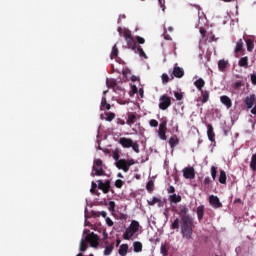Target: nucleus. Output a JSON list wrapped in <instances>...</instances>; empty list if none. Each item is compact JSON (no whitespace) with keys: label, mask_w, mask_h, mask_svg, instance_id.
Listing matches in <instances>:
<instances>
[{"label":"nucleus","mask_w":256,"mask_h":256,"mask_svg":"<svg viewBox=\"0 0 256 256\" xmlns=\"http://www.w3.org/2000/svg\"><path fill=\"white\" fill-rule=\"evenodd\" d=\"M193 218L191 216H182L181 220V235L183 239L189 241L193 238Z\"/></svg>","instance_id":"1"},{"label":"nucleus","mask_w":256,"mask_h":256,"mask_svg":"<svg viewBox=\"0 0 256 256\" xmlns=\"http://www.w3.org/2000/svg\"><path fill=\"white\" fill-rule=\"evenodd\" d=\"M123 37L127 43L128 49H132V51L135 52L138 51L140 57H144V59H147V54H145L143 48L141 46L137 47V42H135V39H133V34H131L130 30H125Z\"/></svg>","instance_id":"2"},{"label":"nucleus","mask_w":256,"mask_h":256,"mask_svg":"<svg viewBox=\"0 0 256 256\" xmlns=\"http://www.w3.org/2000/svg\"><path fill=\"white\" fill-rule=\"evenodd\" d=\"M139 222L137 220H132L129 227L126 229V231L123 233V239L125 241H129L131 237L135 235L139 231Z\"/></svg>","instance_id":"3"},{"label":"nucleus","mask_w":256,"mask_h":256,"mask_svg":"<svg viewBox=\"0 0 256 256\" xmlns=\"http://www.w3.org/2000/svg\"><path fill=\"white\" fill-rule=\"evenodd\" d=\"M103 175H105V170L103 169V160H94L91 177H103Z\"/></svg>","instance_id":"4"},{"label":"nucleus","mask_w":256,"mask_h":256,"mask_svg":"<svg viewBox=\"0 0 256 256\" xmlns=\"http://www.w3.org/2000/svg\"><path fill=\"white\" fill-rule=\"evenodd\" d=\"M117 169L124 171V173H129L131 166L135 165L134 159H120L115 163Z\"/></svg>","instance_id":"5"},{"label":"nucleus","mask_w":256,"mask_h":256,"mask_svg":"<svg viewBox=\"0 0 256 256\" xmlns=\"http://www.w3.org/2000/svg\"><path fill=\"white\" fill-rule=\"evenodd\" d=\"M85 241L86 243H89L90 247H93L94 249H97L99 247V236L94 232L89 233L85 237Z\"/></svg>","instance_id":"6"},{"label":"nucleus","mask_w":256,"mask_h":256,"mask_svg":"<svg viewBox=\"0 0 256 256\" xmlns=\"http://www.w3.org/2000/svg\"><path fill=\"white\" fill-rule=\"evenodd\" d=\"M159 101V109H161L162 111H167V109L171 107V97L164 94L160 96Z\"/></svg>","instance_id":"7"},{"label":"nucleus","mask_w":256,"mask_h":256,"mask_svg":"<svg viewBox=\"0 0 256 256\" xmlns=\"http://www.w3.org/2000/svg\"><path fill=\"white\" fill-rule=\"evenodd\" d=\"M98 189H100V191H103V193L107 194L111 191V180H106L105 182H103V180H98Z\"/></svg>","instance_id":"8"},{"label":"nucleus","mask_w":256,"mask_h":256,"mask_svg":"<svg viewBox=\"0 0 256 256\" xmlns=\"http://www.w3.org/2000/svg\"><path fill=\"white\" fill-rule=\"evenodd\" d=\"M166 133H167V122L164 121V122L160 123L159 129H158V135L162 141H167Z\"/></svg>","instance_id":"9"},{"label":"nucleus","mask_w":256,"mask_h":256,"mask_svg":"<svg viewBox=\"0 0 256 256\" xmlns=\"http://www.w3.org/2000/svg\"><path fill=\"white\" fill-rule=\"evenodd\" d=\"M209 203L213 209H221L223 207V203H221V200H219V197L215 195L209 196Z\"/></svg>","instance_id":"10"},{"label":"nucleus","mask_w":256,"mask_h":256,"mask_svg":"<svg viewBox=\"0 0 256 256\" xmlns=\"http://www.w3.org/2000/svg\"><path fill=\"white\" fill-rule=\"evenodd\" d=\"M175 213L180 215V219L183 221V217H189V215H187L189 213V208H187L186 205H179L178 209L175 210Z\"/></svg>","instance_id":"11"},{"label":"nucleus","mask_w":256,"mask_h":256,"mask_svg":"<svg viewBox=\"0 0 256 256\" xmlns=\"http://www.w3.org/2000/svg\"><path fill=\"white\" fill-rule=\"evenodd\" d=\"M183 177H184V179H194L195 178V168L185 167L183 169Z\"/></svg>","instance_id":"12"},{"label":"nucleus","mask_w":256,"mask_h":256,"mask_svg":"<svg viewBox=\"0 0 256 256\" xmlns=\"http://www.w3.org/2000/svg\"><path fill=\"white\" fill-rule=\"evenodd\" d=\"M104 243L106 246H105L103 255L109 256L111 255V253H113V249H115V242L109 243V241H105Z\"/></svg>","instance_id":"13"},{"label":"nucleus","mask_w":256,"mask_h":256,"mask_svg":"<svg viewBox=\"0 0 256 256\" xmlns=\"http://www.w3.org/2000/svg\"><path fill=\"white\" fill-rule=\"evenodd\" d=\"M119 143L124 149H129L133 145V140L131 138L121 137Z\"/></svg>","instance_id":"14"},{"label":"nucleus","mask_w":256,"mask_h":256,"mask_svg":"<svg viewBox=\"0 0 256 256\" xmlns=\"http://www.w3.org/2000/svg\"><path fill=\"white\" fill-rule=\"evenodd\" d=\"M255 101H256V96H255V94H252V95H250V96H247V97L245 98V101H244L245 105L247 106V109H252V108H253V105H254V103H255Z\"/></svg>","instance_id":"15"},{"label":"nucleus","mask_w":256,"mask_h":256,"mask_svg":"<svg viewBox=\"0 0 256 256\" xmlns=\"http://www.w3.org/2000/svg\"><path fill=\"white\" fill-rule=\"evenodd\" d=\"M147 203L151 207H153L154 205H158V207H164L165 205V202H163V200L155 196L152 198V200H148Z\"/></svg>","instance_id":"16"},{"label":"nucleus","mask_w":256,"mask_h":256,"mask_svg":"<svg viewBox=\"0 0 256 256\" xmlns=\"http://www.w3.org/2000/svg\"><path fill=\"white\" fill-rule=\"evenodd\" d=\"M220 101L222 105H225V107H227V109H231V107H233V102L231 101V98H229V96L227 95L221 96Z\"/></svg>","instance_id":"17"},{"label":"nucleus","mask_w":256,"mask_h":256,"mask_svg":"<svg viewBox=\"0 0 256 256\" xmlns=\"http://www.w3.org/2000/svg\"><path fill=\"white\" fill-rule=\"evenodd\" d=\"M172 75L177 79H181L185 75V70L179 66H175L172 72Z\"/></svg>","instance_id":"18"},{"label":"nucleus","mask_w":256,"mask_h":256,"mask_svg":"<svg viewBox=\"0 0 256 256\" xmlns=\"http://www.w3.org/2000/svg\"><path fill=\"white\" fill-rule=\"evenodd\" d=\"M207 135L209 141L215 142V131L213 130V125L207 124Z\"/></svg>","instance_id":"19"},{"label":"nucleus","mask_w":256,"mask_h":256,"mask_svg":"<svg viewBox=\"0 0 256 256\" xmlns=\"http://www.w3.org/2000/svg\"><path fill=\"white\" fill-rule=\"evenodd\" d=\"M198 221H203V217L205 216V205H200L196 210Z\"/></svg>","instance_id":"20"},{"label":"nucleus","mask_w":256,"mask_h":256,"mask_svg":"<svg viewBox=\"0 0 256 256\" xmlns=\"http://www.w3.org/2000/svg\"><path fill=\"white\" fill-rule=\"evenodd\" d=\"M110 58L111 59H115L118 62L120 61V58H119V48H117V44H115L113 46Z\"/></svg>","instance_id":"21"},{"label":"nucleus","mask_w":256,"mask_h":256,"mask_svg":"<svg viewBox=\"0 0 256 256\" xmlns=\"http://www.w3.org/2000/svg\"><path fill=\"white\" fill-rule=\"evenodd\" d=\"M118 253L120 256H127V253H129V245L122 244L118 250Z\"/></svg>","instance_id":"22"},{"label":"nucleus","mask_w":256,"mask_h":256,"mask_svg":"<svg viewBox=\"0 0 256 256\" xmlns=\"http://www.w3.org/2000/svg\"><path fill=\"white\" fill-rule=\"evenodd\" d=\"M100 109L101 111L105 109L109 111L111 109V104L107 103V98L105 96L102 97Z\"/></svg>","instance_id":"23"},{"label":"nucleus","mask_w":256,"mask_h":256,"mask_svg":"<svg viewBox=\"0 0 256 256\" xmlns=\"http://www.w3.org/2000/svg\"><path fill=\"white\" fill-rule=\"evenodd\" d=\"M194 85L198 91H203V88L205 87V80H203V78H199L194 82Z\"/></svg>","instance_id":"24"},{"label":"nucleus","mask_w":256,"mask_h":256,"mask_svg":"<svg viewBox=\"0 0 256 256\" xmlns=\"http://www.w3.org/2000/svg\"><path fill=\"white\" fill-rule=\"evenodd\" d=\"M137 121V116L134 113H128L127 125L131 127Z\"/></svg>","instance_id":"25"},{"label":"nucleus","mask_w":256,"mask_h":256,"mask_svg":"<svg viewBox=\"0 0 256 256\" xmlns=\"http://www.w3.org/2000/svg\"><path fill=\"white\" fill-rule=\"evenodd\" d=\"M169 201L170 203H181L182 201V198H181V195H177V194H172L169 196Z\"/></svg>","instance_id":"26"},{"label":"nucleus","mask_w":256,"mask_h":256,"mask_svg":"<svg viewBox=\"0 0 256 256\" xmlns=\"http://www.w3.org/2000/svg\"><path fill=\"white\" fill-rule=\"evenodd\" d=\"M219 183H221V185H225L227 183V173L225 170H220Z\"/></svg>","instance_id":"27"},{"label":"nucleus","mask_w":256,"mask_h":256,"mask_svg":"<svg viewBox=\"0 0 256 256\" xmlns=\"http://www.w3.org/2000/svg\"><path fill=\"white\" fill-rule=\"evenodd\" d=\"M239 67H245L247 69L249 67V58L247 56L242 57L238 62Z\"/></svg>","instance_id":"28"},{"label":"nucleus","mask_w":256,"mask_h":256,"mask_svg":"<svg viewBox=\"0 0 256 256\" xmlns=\"http://www.w3.org/2000/svg\"><path fill=\"white\" fill-rule=\"evenodd\" d=\"M134 253H141L143 251V244L139 241L133 243Z\"/></svg>","instance_id":"29"},{"label":"nucleus","mask_w":256,"mask_h":256,"mask_svg":"<svg viewBox=\"0 0 256 256\" xmlns=\"http://www.w3.org/2000/svg\"><path fill=\"white\" fill-rule=\"evenodd\" d=\"M169 145H170L171 149H175V146L179 145V138H177V136H172L169 139Z\"/></svg>","instance_id":"30"},{"label":"nucleus","mask_w":256,"mask_h":256,"mask_svg":"<svg viewBox=\"0 0 256 256\" xmlns=\"http://www.w3.org/2000/svg\"><path fill=\"white\" fill-rule=\"evenodd\" d=\"M106 85H107V87H110L111 89H115V87H117V80H115L113 78H107Z\"/></svg>","instance_id":"31"},{"label":"nucleus","mask_w":256,"mask_h":256,"mask_svg":"<svg viewBox=\"0 0 256 256\" xmlns=\"http://www.w3.org/2000/svg\"><path fill=\"white\" fill-rule=\"evenodd\" d=\"M227 65H229V62H227L225 60H219V62H218L219 71H225V69H227Z\"/></svg>","instance_id":"32"},{"label":"nucleus","mask_w":256,"mask_h":256,"mask_svg":"<svg viewBox=\"0 0 256 256\" xmlns=\"http://www.w3.org/2000/svg\"><path fill=\"white\" fill-rule=\"evenodd\" d=\"M246 47H247V51H249V53H251V51H253V49H255V43L253 42V40L246 39Z\"/></svg>","instance_id":"33"},{"label":"nucleus","mask_w":256,"mask_h":256,"mask_svg":"<svg viewBox=\"0 0 256 256\" xmlns=\"http://www.w3.org/2000/svg\"><path fill=\"white\" fill-rule=\"evenodd\" d=\"M88 247H89V245L87 244V241L82 239L80 241V249H79V251L81 253H85V251H87Z\"/></svg>","instance_id":"34"},{"label":"nucleus","mask_w":256,"mask_h":256,"mask_svg":"<svg viewBox=\"0 0 256 256\" xmlns=\"http://www.w3.org/2000/svg\"><path fill=\"white\" fill-rule=\"evenodd\" d=\"M179 227H181V219L176 218L172 224L170 225V229H177L179 230Z\"/></svg>","instance_id":"35"},{"label":"nucleus","mask_w":256,"mask_h":256,"mask_svg":"<svg viewBox=\"0 0 256 256\" xmlns=\"http://www.w3.org/2000/svg\"><path fill=\"white\" fill-rule=\"evenodd\" d=\"M146 189H147L148 193H153V191L155 189V182H153V180L148 181L146 184Z\"/></svg>","instance_id":"36"},{"label":"nucleus","mask_w":256,"mask_h":256,"mask_svg":"<svg viewBox=\"0 0 256 256\" xmlns=\"http://www.w3.org/2000/svg\"><path fill=\"white\" fill-rule=\"evenodd\" d=\"M234 51H235V53H241V51H243V40L242 39L237 41Z\"/></svg>","instance_id":"37"},{"label":"nucleus","mask_w":256,"mask_h":256,"mask_svg":"<svg viewBox=\"0 0 256 256\" xmlns=\"http://www.w3.org/2000/svg\"><path fill=\"white\" fill-rule=\"evenodd\" d=\"M250 168L252 169V171H256V154L252 156Z\"/></svg>","instance_id":"38"},{"label":"nucleus","mask_w":256,"mask_h":256,"mask_svg":"<svg viewBox=\"0 0 256 256\" xmlns=\"http://www.w3.org/2000/svg\"><path fill=\"white\" fill-rule=\"evenodd\" d=\"M207 101H209V92L204 91L202 92V103H207Z\"/></svg>","instance_id":"39"},{"label":"nucleus","mask_w":256,"mask_h":256,"mask_svg":"<svg viewBox=\"0 0 256 256\" xmlns=\"http://www.w3.org/2000/svg\"><path fill=\"white\" fill-rule=\"evenodd\" d=\"M211 177H212L213 181H215V179H217V167H215V166L211 167Z\"/></svg>","instance_id":"40"},{"label":"nucleus","mask_w":256,"mask_h":256,"mask_svg":"<svg viewBox=\"0 0 256 256\" xmlns=\"http://www.w3.org/2000/svg\"><path fill=\"white\" fill-rule=\"evenodd\" d=\"M160 253H161L163 256H167V255H168L167 246H166L165 244H162V245H161Z\"/></svg>","instance_id":"41"},{"label":"nucleus","mask_w":256,"mask_h":256,"mask_svg":"<svg viewBox=\"0 0 256 256\" xmlns=\"http://www.w3.org/2000/svg\"><path fill=\"white\" fill-rule=\"evenodd\" d=\"M123 185H125V182L123 180L118 179V180L115 181V187L117 189H121L123 187Z\"/></svg>","instance_id":"42"},{"label":"nucleus","mask_w":256,"mask_h":256,"mask_svg":"<svg viewBox=\"0 0 256 256\" xmlns=\"http://www.w3.org/2000/svg\"><path fill=\"white\" fill-rule=\"evenodd\" d=\"M131 147H132V149H133V151H134L135 153H139V152H140V150H139V143H137V142H132Z\"/></svg>","instance_id":"43"},{"label":"nucleus","mask_w":256,"mask_h":256,"mask_svg":"<svg viewBox=\"0 0 256 256\" xmlns=\"http://www.w3.org/2000/svg\"><path fill=\"white\" fill-rule=\"evenodd\" d=\"M162 83L163 85H167V83H169V75L167 74H162Z\"/></svg>","instance_id":"44"},{"label":"nucleus","mask_w":256,"mask_h":256,"mask_svg":"<svg viewBox=\"0 0 256 256\" xmlns=\"http://www.w3.org/2000/svg\"><path fill=\"white\" fill-rule=\"evenodd\" d=\"M149 125H150V127H158L159 122L155 119H152V120H150Z\"/></svg>","instance_id":"45"},{"label":"nucleus","mask_w":256,"mask_h":256,"mask_svg":"<svg viewBox=\"0 0 256 256\" xmlns=\"http://www.w3.org/2000/svg\"><path fill=\"white\" fill-rule=\"evenodd\" d=\"M114 119H115V113L113 112L108 113L106 121H112Z\"/></svg>","instance_id":"46"},{"label":"nucleus","mask_w":256,"mask_h":256,"mask_svg":"<svg viewBox=\"0 0 256 256\" xmlns=\"http://www.w3.org/2000/svg\"><path fill=\"white\" fill-rule=\"evenodd\" d=\"M174 97L177 99V101H181L183 99V94L180 92H175Z\"/></svg>","instance_id":"47"},{"label":"nucleus","mask_w":256,"mask_h":256,"mask_svg":"<svg viewBox=\"0 0 256 256\" xmlns=\"http://www.w3.org/2000/svg\"><path fill=\"white\" fill-rule=\"evenodd\" d=\"M96 217H103L104 219H107V212L105 211L97 212Z\"/></svg>","instance_id":"48"},{"label":"nucleus","mask_w":256,"mask_h":256,"mask_svg":"<svg viewBox=\"0 0 256 256\" xmlns=\"http://www.w3.org/2000/svg\"><path fill=\"white\" fill-rule=\"evenodd\" d=\"M136 41H137V43H139V45H143L145 43V38H143L141 36H137Z\"/></svg>","instance_id":"49"},{"label":"nucleus","mask_w":256,"mask_h":256,"mask_svg":"<svg viewBox=\"0 0 256 256\" xmlns=\"http://www.w3.org/2000/svg\"><path fill=\"white\" fill-rule=\"evenodd\" d=\"M109 211H115V201L109 202Z\"/></svg>","instance_id":"50"},{"label":"nucleus","mask_w":256,"mask_h":256,"mask_svg":"<svg viewBox=\"0 0 256 256\" xmlns=\"http://www.w3.org/2000/svg\"><path fill=\"white\" fill-rule=\"evenodd\" d=\"M106 225H108V227H113V225H114L113 220H111V218L107 217L106 218Z\"/></svg>","instance_id":"51"},{"label":"nucleus","mask_w":256,"mask_h":256,"mask_svg":"<svg viewBox=\"0 0 256 256\" xmlns=\"http://www.w3.org/2000/svg\"><path fill=\"white\" fill-rule=\"evenodd\" d=\"M243 83L241 81H237L234 83V89H239L240 87H242Z\"/></svg>","instance_id":"52"},{"label":"nucleus","mask_w":256,"mask_h":256,"mask_svg":"<svg viewBox=\"0 0 256 256\" xmlns=\"http://www.w3.org/2000/svg\"><path fill=\"white\" fill-rule=\"evenodd\" d=\"M95 189H97V183L92 182V187L90 189L91 193H95Z\"/></svg>","instance_id":"53"},{"label":"nucleus","mask_w":256,"mask_h":256,"mask_svg":"<svg viewBox=\"0 0 256 256\" xmlns=\"http://www.w3.org/2000/svg\"><path fill=\"white\" fill-rule=\"evenodd\" d=\"M164 39L166 40V41H171V35H169L167 32H164Z\"/></svg>","instance_id":"54"},{"label":"nucleus","mask_w":256,"mask_h":256,"mask_svg":"<svg viewBox=\"0 0 256 256\" xmlns=\"http://www.w3.org/2000/svg\"><path fill=\"white\" fill-rule=\"evenodd\" d=\"M113 159L116 161V163H117V161H120L119 160V153L118 152H114Z\"/></svg>","instance_id":"55"},{"label":"nucleus","mask_w":256,"mask_h":256,"mask_svg":"<svg viewBox=\"0 0 256 256\" xmlns=\"http://www.w3.org/2000/svg\"><path fill=\"white\" fill-rule=\"evenodd\" d=\"M211 182H212V181H211V178H210V177H206V178L204 179V185H209Z\"/></svg>","instance_id":"56"},{"label":"nucleus","mask_w":256,"mask_h":256,"mask_svg":"<svg viewBox=\"0 0 256 256\" xmlns=\"http://www.w3.org/2000/svg\"><path fill=\"white\" fill-rule=\"evenodd\" d=\"M251 81H252V85H256V75L255 74L251 75Z\"/></svg>","instance_id":"57"},{"label":"nucleus","mask_w":256,"mask_h":256,"mask_svg":"<svg viewBox=\"0 0 256 256\" xmlns=\"http://www.w3.org/2000/svg\"><path fill=\"white\" fill-rule=\"evenodd\" d=\"M167 191H168V193H175V187L174 186H169Z\"/></svg>","instance_id":"58"},{"label":"nucleus","mask_w":256,"mask_h":256,"mask_svg":"<svg viewBox=\"0 0 256 256\" xmlns=\"http://www.w3.org/2000/svg\"><path fill=\"white\" fill-rule=\"evenodd\" d=\"M120 95H121V97H124V95H125V89L123 88V86H120Z\"/></svg>","instance_id":"59"},{"label":"nucleus","mask_w":256,"mask_h":256,"mask_svg":"<svg viewBox=\"0 0 256 256\" xmlns=\"http://www.w3.org/2000/svg\"><path fill=\"white\" fill-rule=\"evenodd\" d=\"M208 39H210V41H215V35H213V33L209 34Z\"/></svg>","instance_id":"60"},{"label":"nucleus","mask_w":256,"mask_h":256,"mask_svg":"<svg viewBox=\"0 0 256 256\" xmlns=\"http://www.w3.org/2000/svg\"><path fill=\"white\" fill-rule=\"evenodd\" d=\"M200 33L202 37H205V34L207 33V31L205 29H200Z\"/></svg>","instance_id":"61"},{"label":"nucleus","mask_w":256,"mask_h":256,"mask_svg":"<svg viewBox=\"0 0 256 256\" xmlns=\"http://www.w3.org/2000/svg\"><path fill=\"white\" fill-rule=\"evenodd\" d=\"M121 245V239L116 240V247H119Z\"/></svg>","instance_id":"62"},{"label":"nucleus","mask_w":256,"mask_h":256,"mask_svg":"<svg viewBox=\"0 0 256 256\" xmlns=\"http://www.w3.org/2000/svg\"><path fill=\"white\" fill-rule=\"evenodd\" d=\"M117 177H119L120 179H123V178H124V176H123L122 173H118V174H117Z\"/></svg>","instance_id":"63"},{"label":"nucleus","mask_w":256,"mask_h":256,"mask_svg":"<svg viewBox=\"0 0 256 256\" xmlns=\"http://www.w3.org/2000/svg\"><path fill=\"white\" fill-rule=\"evenodd\" d=\"M120 125H125V120L120 119Z\"/></svg>","instance_id":"64"}]
</instances>
